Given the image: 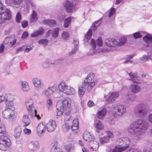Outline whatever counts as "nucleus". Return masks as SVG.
<instances>
[{"instance_id":"obj_1","label":"nucleus","mask_w":152,"mask_h":152,"mask_svg":"<svg viewBox=\"0 0 152 152\" xmlns=\"http://www.w3.org/2000/svg\"><path fill=\"white\" fill-rule=\"evenodd\" d=\"M147 124V122L145 121L138 120L130 124L128 129V131L134 136V139L138 140L143 134Z\"/></svg>"},{"instance_id":"obj_2","label":"nucleus","mask_w":152,"mask_h":152,"mask_svg":"<svg viewBox=\"0 0 152 152\" xmlns=\"http://www.w3.org/2000/svg\"><path fill=\"white\" fill-rule=\"evenodd\" d=\"M94 75L93 73L89 74L84 80L83 83L78 86V93L80 97H82L84 94L85 90L91 91L95 84L94 81H91L94 79Z\"/></svg>"},{"instance_id":"obj_3","label":"nucleus","mask_w":152,"mask_h":152,"mask_svg":"<svg viewBox=\"0 0 152 152\" xmlns=\"http://www.w3.org/2000/svg\"><path fill=\"white\" fill-rule=\"evenodd\" d=\"M148 111L147 103L144 102L137 105L134 110V113L137 117H142L144 116Z\"/></svg>"},{"instance_id":"obj_4","label":"nucleus","mask_w":152,"mask_h":152,"mask_svg":"<svg viewBox=\"0 0 152 152\" xmlns=\"http://www.w3.org/2000/svg\"><path fill=\"white\" fill-rule=\"evenodd\" d=\"M126 111V108L124 105H117L112 109V114L115 117H121L125 114Z\"/></svg>"},{"instance_id":"obj_5","label":"nucleus","mask_w":152,"mask_h":152,"mask_svg":"<svg viewBox=\"0 0 152 152\" xmlns=\"http://www.w3.org/2000/svg\"><path fill=\"white\" fill-rule=\"evenodd\" d=\"M131 142L129 138L126 137L119 138L116 141L118 145L122 148H126V150L129 147V144Z\"/></svg>"},{"instance_id":"obj_6","label":"nucleus","mask_w":152,"mask_h":152,"mask_svg":"<svg viewBox=\"0 0 152 152\" xmlns=\"http://www.w3.org/2000/svg\"><path fill=\"white\" fill-rule=\"evenodd\" d=\"M77 3H77L73 2V3H72L69 1L67 0L64 3V6L67 12L72 13L73 12L74 8V4L76 5Z\"/></svg>"},{"instance_id":"obj_7","label":"nucleus","mask_w":152,"mask_h":152,"mask_svg":"<svg viewBox=\"0 0 152 152\" xmlns=\"http://www.w3.org/2000/svg\"><path fill=\"white\" fill-rule=\"evenodd\" d=\"M1 15L0 17V24L5 23L7 20H9L11 19V11L10 10H7L6 12L4 15Z\"/></svg>"},{"instance_id":"obj_8","label":"nucleus","mask_w":152,"mask_h":152,"mask_svg":"<svg viewBox=\"0 0 152 152\" xmlns=\"http://www.w3.org/2000/svg\"><path fill=\"white\" fill-rule=\"evenodd\" d=\"M15 111L5 109L2 112L3 117L6 119H12L14 117Z\"/></svg>"},{"instance_id":"obj_9","label":"nucleus","mask_w":152,"mask_h":152,"mask_svg":"<svg viewBox=\"0 0 152 152\" xmlns=\"http://www.w3.org/2000/svg\"><path fill=\"white\" fill-rule=\"evenodd\" d=\"M12 96L9 97L5 102L6 108L5 109L15 111V107L12 99Z\"/></svg>"},{"instance_id":"obj_10","label":"nucleus","mask_w":152,"mask_h":152,"mask_svg":"<svg viewBox=\"0 0 152 152\" xmlns=\"http://www.w3.org/2000/svg\"><path fill=\"white\" fill-rule=\"evenodd\" d=\"M56 109L58 111H56L57 116H60L63 113L65 110L67 109L64 107V105L60 102H58L56 105Z\"/></svg>"},{"instance_id":"obj_11","label":"nucleus","mask_w":152,"mask_h":152,"mask_svg":"<svg viewBox=\"0 0 152 152\" xmlns=\"http://www.w3.org/2000/svg\"><path fill=\"white\" fill-rule=\"evenodd\" d=\"M107 96L108 97L106 99V101L108 102H112L118 97L119 94L116 92H110L109 93Z\"/></svg>"},{"instance_id":"obj_12","label":"nucleus","mask_w":152,"mask_h":152,"mask_svg":"<svg viewBox=\"0 0 152 152\" xmlns=\"http://www.w3.org/2000/svg\"><path fill=\"white\" fill-rule=\"evenodd\" d=\"M127 74L129 77H127L128 80H131L133 83H138V77L137 75V73L136 72H127Z\"/></svg>"},{"instance_id":"obj_13","label":"nucleus","mask_w":152,"mask_h":152,"mask_svg":"<svg viewBox=\"0 0 152 152\" xmlns=\"http://www.w3.org/2000/svg\"><path fill=\"white\" fill-rule=\"evenodd\" d=\"M60 30L59 28H56L53 30H49L47 33V36L49 37L52 34V37L54 38H56L58 36L59 32Z\"/></svg>"},{"instance_id":"obj_14","label":"nucleus","mask_w":152,"mask_h":152,"mask_svg":"<svg viewBox=\"0 0 152 152\" xmlns=\"http://www.w3.org/2000/svg\"><path fill=\"white\" fill-rule=\"evenodd\" d=\"M46 130V127L45 124L42 122L40 123L37 127V132L38 134L41 136V134L45 132Z\"/></svg>"},{"instance_id":"obj_15","label":"nucleus","mask_w":152,"mask_h":152,"mask_svg":"<svg viewBox=\"0 0 152 152\" xmlns=\"http://www.w3.org/2000/svg\"><path fill=\"white\" fill-rule=\"evenodd\" d=\"M56 126V122L53 120H50L46 126L47 130L49 132H52L54 131Z\"/></svg>"},{"instance_id":"obj_16","label":"nucleus","mask_w":152,"mask_h":152,"mask_svg":"<svg viewBox=\"0 0 152 152\" xmlns=\"http://www.w3.org/2000/svg\"><path fill=\"white\" fill-rule=\"evenodd\" d=\"M32 83L36 90H39L41 88L42 83L39 79L37 78H34L32 79Z\"/></svg>"},{"instance_id":"obj_17","label":"nucleus","mask_w":152,"mask_h":152,"mask_svg":"<svg viewBox=\"0 0 152 152\" xmlns=\"http://www.w3.org/2000/svg\"><path fill=\"white\" fill-rule=\"evenodd\" d=\"M105 45L110 47H114L117 46V41L113 39L109 38L105 40Z\"/></svg>"},{"instance_id":"obj_18","label":"nucleus","mask_w":152,"mask_h":152,"mask_svg":"<svg viewBox=\"0 0 152 152\" xmlns=\"http://www.w3.org/2000/svg\"><path fill=\"white\" fill-rule=\"evenodd\" d=\"M129 88L131 92L135 94L139 93L141 89L140 85L134 84H131Z\"/></svg>"},{"instance_id":"obj_19","label":"nucleus","mask_w":152,"mask_h":152,"mask_svg":"<svg viewBox=\"0 0 152 152\" xmlns=\"http://www.w3.org/2000/svg\"><path fill=\"white\" fill-rule=\"evenodd\" d=\"M75 142L74 140L72 143L67 144L65 146V148L67 152H73L75 150Z\"/></svg>"},{"instance_id":"obj_20","label":"nucleus","mask_w":152,"mask_h":152,"mask_svg":"<svg viewBox=\"0 0 152 152\" xmlns=\"http://www.w3.org/2000/svg\"><path fill=\"white\" fill-rule=\"evenodd\" d=\"M83 137L84 140L88 142L92 141L94 139V136L88 131L84 132Z\"/></svg>"},{"instance_id":"obj_21","label":"nucleus","mask_w":152,"mask_h":152,"mask_svg":"<svg viewBox=\"0 0 152 152\" xmlns=\"http://www.w3.org/2000/svg\"><path fill=\"white\" fill-rule=\"evenodd\" d=\"M29 145L30 149L33 151L38 149L39 147V144L37 141H31Z\"/></svg>"},{"instance_id":"obj_22","label":"nucleus","mask_w":152,"mask_h":152,"mask_svg":"<svg viewBox=\"0 0 152 152\" xmlns=\"http://www.w3.org/2000/svg\"><path fill=\"white\" fill-rule=\"evenodd\" d=\"M22 132L21 128L20 126H17L14 129V136L15 137L18 139L20 137Z\"/></svg>"},{"instance_id":"obj_23","label":"nucleus","mask_w":152,"mask_h":152,"mask_svg":"<svg viewBox=\"0 0 152 152\" xmlns=\"http://www.w3.org/2000/svg\"><path fill=\"white\" fill-rule=\"evenodd\" d=\"M140 59L141 61L144 62L148 61L150 59L152 62V51L149 52L147 56L146 55H143L140 58Z\"/></svg>"},{"instance_id":"obj_24","label":"nucleus","mask_w":152,"mask_h":152,"mask_svg":"<svg viewBox=\"0 0 152 152\" xmlns=\"http://www.w3.org/2000/svg\"><path fill=\"white\" fill-rule=\"evenodd\" d=\"M0 141L5 144L7 147H10V140L7 136L4 135L1 136Z\"/></svg>"},{"instance_id":"obj_25","label":"nucleus","mask_w":152,"mask_h":152,"mask_svg":"<svg viewBox=\"0 0 152 152\" xmlns=\"http://www.w3.org/2000/svg\"><path fill=\"white\" fill-rule=\"evenodd\" d=\"M20 84L22 90L24 92L27 91L29 90V88L28 83L25 81H22L20 82Z\"/></svg>"},{"instance_id":"obj_26","label":"nucleus","mask_w":152,"mask_h":152,"mask_svg":"<svg viewBox=\"0 0 152 152\" xmlns=\"http://www.w3.org/2000/svg\"><path fill=\"white\" fill-rule=\"evenodd\" d=\"M67 86L65 82H62L58 85V90L59 92L64 93Z\"/></svg>"},{"instance_id":"obj_27","label":"nucleus","mask_w":152,"mask_h":152,"mask_svg":"<svg viewBox=\"0 0 152 152\" xmlns=\"http://www.w3.org/2000/svg\"><path fill=\"white\" fill-rule=\"evenodd\" d=\"M106 114V109L104 108L102 109L99 108L97 114L98 118L99 119H102L105 116Z\"/></svg>"},{"instance_id":"obj_28","label":"nucleus","mask_w":152,"mask_h":152,"mask_svg":"<svg viewBox=\"0 0 152 152\" xmlns=\"http://www.w3.org/2000/svg\"><path fill=\"white\" fill-rule=\"evenodd\" d=\"M26 1L25 4L26 9L28 10L31 7L33 9L36 7L35 4L32 0H25Z\"/></svg>"},{"instance_id":"obj_29","label":"nucleus","mask_w":152,"mask_h":152,"mask_svg":"<svg viewBox=\"0 0 152 152\" xmlns=\"http://www.w3.org/2000/svg\"><path fill=\"white\" fill-rule=\"evenodd\" d=\"M33 102L31 99H28L26 102V106L28 111H30L31 109H34Z\"/></svg>"},{"instance_id":"obj_30","label":"nucleus","mask_w":152,"mask_h":152,"mask_svg":"<svg viewBox=\"0 0 152 152\" xmlns=\"http://www.w3.org/2000/svg\"><path fill=\"white\" fill-rule=\"evenodd\" d=\"M64 93L70 95H74L76 94V91L74 88L67 86Z\"/></svg>"},{"instance_id":"obj_31","label":"nucleus","mask_w":152,"mask_h":152,"mask_svg":"<svg viewBox=\"0 0 152 152\" xmlns=\"http://www.w3.org/2000/svg\"><path fill=\"white\" fill-rule=\"evenodd\" d=\"M44 30L42 28H40L38 30L31 34V37H36L39 35H42L44 33Z\"/></svg>"},{"instance_id":"obj_32","label":"nucleus","mask_w":152,"mask_h":152,"mask_svg":"<svg viewBox=\"0 0 152 152\" xmlns=\"http://www.w3.org/2000/svg\"><path fill=\"white\" fill-rule=\"evenodd\" d=\"M53 87L50 86L44 91V94L47 97H49L53 93Z\"/></svg>"},{"instance_id":"obj_33","label":"nucleus","mask_w":152,"mask_h":152,"mask_svg":"<svg viewBox=\"0 0 152 152\" xmlns=\"http://www.w3.org/2000/svg\"><path fill=\"white\" fill-rule=\"evenodd\" d=\"M61 102L64 105V107L67 109V108L70 107L71 102V101L69 98H67L64 99Z\"/></svg>"},{"instance_id":"obj_34","label":"nucleus","mask_w":152,"mask_h":152,"mask_svg":"<svg viewBox=\"0 0 152 152\" xmlns=\"http://www.w3.org/2000/svg\"><path fill=\"white\" fill-rule=\"evenodd\" d=\"M90 45L92 47V49L90 51L89 54L91 55H93L95 54V49L96 48L95 41L94 39H92L91 41Z\"/></svg>"},{"instance_id":"obj_35","label":"nucleus","mask_w":152,"mask_h":152,"mask_svg":"<svg viewBox=\"0 0 152 152\" xmlns=\"http://www.w3.org/2000/svg\"><path fill=\"white\" fill-rule=\"evenodd\" d=\"M22 120L23 122L25 124L23 126L24 127H26L29 125L30 122V121L28 118V116L27 115H23Z\"/></svg>"},{"instance_id":"obj_36","label":"nucleus","mask_w":152,"mask_h":152,"mask_svg":"<svg viewBox=\"0 0 152 152\" xmlns=\"http://www.w3.org/2000/svg\"><path fill=\"white\" fill-rule=\"evenodd\" d=\"M143 40L148 44L152 43V35L147 34L143 37Z\"/></svg>"},{"instance_id":"obj_37","label":"nucleus","mask_w":152,"mask_h":152,"mask_svg":"<svg viewBox=\"0 0 152 152\" xmlns=\"http://www.w3.org/2000/svg\"><path fill=\"white\" fill-rule=\"evenodd\" d=\"M28 113L29 115L31 117H33L34 116L36 117L39 120L40 118V117L39 115H37V111L36 110L34 109H31L30 111H28Z\"/></svg>"},{"instance_id":"obj_38","label":"nucleus","mask_w":152,"mask_h":152,"mask_svg":"<svg viewBox=\"0 0 152 152\" xmlns=\"http://www.w3.org/2000/svg\"><path fill=\"white\" fill-rule=\"evenodd\" d=\"M43 22L44 23L46 24L51 26H54L56 24V21L53 20H45L43 21Z\"/></svg>"},{"instance_id":"obj_39","label":"nucleus","mask_w":152,"mask_h":152,"mask_svg":"<svg viewBox=\"0 0 152 152\" xmlns=\"http://www.w3.org/2000/svg\"><path fill=\"white\" fill-rule=\"evenodd\" d=\"M91 148L94 151H96L99 147V143L96 141H93L90 143Z\"/></svg>"},{"instance_id":"obj_40","label":"nucleus","mask_w":152,"mask_h":152,"mask_svg":"<svg viewBox=\"0 0 152 152\" xmlns=\"http://www.w3.org/2000/svg\"><path fill=\"white\" fill-rule=\"evenodd\" d=\"M72 18L71 17H69L66 18L64 21V28H67L69 27Z\"/></svg>"},{"instance_id":"obj_41","label":"nucleus","mask_w":152,"mask_h":152,"mask_svg":"<svg viewBox=\"0 0 152 152\" xmlns=\"http://www.w3.org/2000/svg\"><path fill=\"white\" fill-rule=\"evenodd\" d=\"M9 97H12V96L9 94H5L4 95H0V104L6 101Z\"/></svg>"},{"instance_id":"obj_42","label":"nucleus","mask_w":152,"mask_h":152,"mask_svg":"<svg viewBox=\"0 0 152 152\" xmlns=\"http://www.w3.org/2000/svg\"><path fill=\"white\" fill-rule=\"evenodd\" d=\"M126 37H121L119 40V41H117V46H121L124 45L126 42Z\"/></svg>"},{"instance_id":"obj_43","label":"nucleus","mask_w":152,"mask_h":152,"mask_svg":"<svg viewBox=\"0 0 152 152\" xmlns=\"http://www.w3.org/2000/svg\"><path fill=\"white\" fill-rule=\"evenodd\" d=\"M37 19V13L36 11L33 10L30 19V22H32L34 21H36Z\"/></svg>"},{"instance_id":"obj_44","label":"nucleus","mask_w":152,"mask_h":152,"mask_svg":"<svg viewBox=\"0 0 152 152\" xmlns=\"http://www.w3.org/2000/svg\"><path fill=\"white\" fill-rule=\"evenodd\" d=\"M94 125L96 128L98 129L101 130L103 128V126L100 121H96L95 122Z\"/></svg>"},{"instance_id":"obj_45","label":"nucleus","mask_w":152,"mask_h":152,"mask_svg":"<svg viewBox=\"0 0 152 152\" xmlns=\"http://www.w3.org/2000/svg\"><path fill=\"white\" fill-rule=\"evenodd\" d=\"M46 106L49 111H50L52 109V102L51 99H49L47 100Z\"/></svg>"},{"instance_id":"obj_46","label":"nucleus","mask_w":152,"mask_h":152,"mask_svg":"<svg viewBox=\"0 0 152 152\" xmlns=\"http://www.w3.org/2000/svg\"><path fill=\"white\" fill-rule=\"evenodd\" d=\"M6 131L4 124L2 122H0V133L5 134Z\"/></svg>"},{"instance_id":"obj_47","label":"nucleus","mask_w":152,"mask_h":152,"mask_svg":"<svg viewBox=\"0 0 152 152\" xmlns=\"http://www.w3.org/2000/svg\"><path fill=\"white\" fill-rule=\"evenodd\" d=\"M7 10H10V9H6L3 5L0 4V15H4V13L6 12Z\"/></svg>"},{"instance_id":"obj_48","label":"nucleus","mask_w":152,"mask_h":152,"mask_svg":"<svg viewBox=\"0 0 152 152\" xmlns=\"http://www.w3.org/2000/svg\"><path fill=\"white\" fill-rule=\"evenodd\" d=\"M109 140L110 139H108V138H107L106 136H104L102 138H100L99 141L101 144H104L107 143Z\"/></svg>"},{"instance_id":"obj_49","label":"nucleus","mask_w":152,"mask_h":152,"mask_svg":"<svg viewBox=\"0 0 152 152\" xmlns=\"http://www.w3.org/2000/svg\"><path fill=\"white\" fill-rule=\"evenodd\" d=\"M69 33L66 31H64L61 35L62 38L64 40H68L69 37Z\"/></svg>"},{"instance_id":"obj_50","label":"nucleus","mask_w":152,"mask_h":152,"mask_svg":"<svg viewBox=\"0 0 152 152\" xmlns=\"http://www.w3.org/2000/svg\"><path fill=\"white\" fill-rule=\"evenodd\" d=\"M92 34L91 29H90L85 35V38L88 40L90 39L91 37Z\"/></svg>"},{"instance_id":"obj_51","label":"nucleus","mask_w":152,"mask_h":152,"mask_svg":"<svg viewBox=\"0 0 152 152\" xmlns=\"http://www.w3.org/2000/svg\"><path fill=\"white\" fill-rule=\"evenodd\" d=\"M101 23V21L100 19L96 21L92 27L93 30L95 31L96 29V27L99 25Z\"/></svg>"},{"instance_id":"obj_52","label":"nucleus","mask_w":152,"mask_h":152,"mask_svg":"<svg viewBox=\"0 0 152 152\" xmlns=\"http://www.w3.org/2000/svg\"><path fill=\"white\" fill-rule=\"evenodd\" d=\"M38 43L44 46H46L48 45V40L46 39H42L39 41Z\"/></svg>"},{"instance_id":"obj_53","label":"nucleus","mask_w":152,"mask_h":152,"mask_svg":"<svg viewBox=\"0 0 152 152\" xmlns=\"http://www.w3.org/2000/svg\"><path fill=\"white\" fill-rule=\"evenodd\" d=\"M70 129V126L67 124L65 123L62 126V129L64 132H67Z\"/></svg>"},{"instance_id":"obj_54","label":"nucleus","mask_w":152,"mask_h":152,"mask_svg":"<svg viewBox=\"0 0 152 152\" xmlns=\"http://www.w3.org/2000/svg\"><path fill=\"white\" fill-rule=\"evenodd\" d=\"M107 135L105 136L107 137L108 138V139H110V138H112L114 137V135L113 133L111 131H107L106 132Z\"/></svg>"},{"instance_id":"obj_55","label":"nucleus","mask_w":152,"mask_h":152,"mask_svg":"<svg viewBox=\"0 0 152 152\" xmlns=\"http://www.w3.org/2000/svg\"><path fill=\"white\" fill-rule=\"evenodd\" d=\"M50 63L48 61H46L43 62L42 64V66L44 68H48L51 66V65L50 64L51 63Z\"/></svg>"},{"instance_id":"obj_56","label":"nucleus","mask_w":152,"mask_h":152,"mask_svg":"<svg viewBox=\"0 0 152 152\" xmlns=\"http://www.w3.org/2000/svg\"><path fill=\"white\" fill-rule=\"evenodd\" d=\"M23 0H12V3L15 5H19L22 3Z\"/></svg>"},{"instance_id":"obj_57","label":"nucleus","mask_w":152,"mask_h":152,"mask_svg":"<svg viewBox=\"0 0 152 152\" xmlns=\"http://www.w3.org/2000/svg\"><path fill=\"white\" fill-rule=\"evenodd\" d=\"M64 60L62 59H58L55 62H51L50 64H54L55 65H58V64H61L64 63Z\"/></svg>"},{"instance_id":"obj_58","label":"nucleus","mask_w":152,"mask_h":152,"mask_svg":"<svg viewBox=\"0 0 152 152\" xmlns=\"http://www.w3.org/2000/svg\"><path fill=\"white\" fill-rule=\"evenodd\" d=\"M21 19V15L20 12H18L16 16V21L18 23H20Z\"/></svg>"},{"instance_id":"obj_59","label":"nucleus","mask_w":152,"mask_h":152,"mask_svg":"<svg viewBox=\"0 0 152 152\" xmlns=\"http://www.w3.org/2000/svg\"><path fill=\"white\" fill-rule=\"evenodd\" d=\"M133 36L135 39H137L142 37V35L140 34L139 32L134 33L133 34Z\"/></svg>"},{"instance_id":"obj_60","label":"nucleus","mask_w":152,"mask_h":152,"mask_svg":"<svg viewBox=\"0 0 152 152\" xmlns=\"http://www.w3.org/2000/svg\"><path fill=\"white\" fill-rule=\"evenodd\" d=\"M7 146L4 143L0 141V149L2 151H5L6 149Z\"/></svg>"},{"instance_id":"obj_61","label":"nucleus","mask_w":152,"mask_h":152,"mask_svg":"<svg viewBox=\"0 0 152 152\" xmlns=\"http://www.w3.org/2000/svg\"><path fill=\"white\" fill-rule=\"evenodd\" d=\"M96 44L99 47H101L102 46V40L101 38H99L97 39Z\"/></svg>"},{"instance_id":"obj_62","label":"nucleus","mask_w":152,"mask_h":152,"mask_svg":"<svg viewBox=\"0 0 152 152\" xmlns=\"http://www.w3.org/2000/svg\"><path fill=\"white\" fill-rule=\"evenodd\" d=\"M33 46L32 45L27 46L25 50V52H28L29 51L33 49Z\"/></svg>"},{"instance_id":"obj_63","label":"nucleus","mask_w":152,"mask_h":152,"mask_svg":"<svg viewBox=\"0 0 152 152\" xmlns=\"http://www.w3.org/2000/svg\"><path fill=\"white\" fill-rule=\"evenodd\" d=\"M78 121L77 119H75L73 121L72 126H79L78 125Z\"/></svg>"},{"instance_id":"obj_64","label":"nucleus","mask_w":152,"mask_h":152,"mask_svg":"<svg viewBox=\"0 0 152 152\" xmlns=\"http://www.w3.org/2000/svg\"><path fill=\"white\" fill-rule=\"evenodd\" d=\"M127 152H141V151L138 149H131L127 151Z\"/></svg>"}]
</instances>
